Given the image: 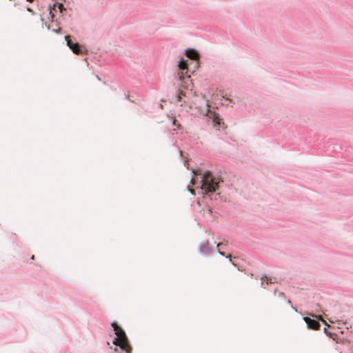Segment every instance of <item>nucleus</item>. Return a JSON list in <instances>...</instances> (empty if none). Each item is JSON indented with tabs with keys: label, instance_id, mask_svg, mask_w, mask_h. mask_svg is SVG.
<instances>
[{
	"label": "nucleus",
	"instance_id": "nucleus-13",
	"mask_svg": "<svg viewBox=\"0 0 353 353\" xmlns=\"http://www.w3.org/2000/svg\"><path fill=\"white\" fill-rule=\"evenodd\" d=\"M218 252L219 254H221V256H225L226 258H229L230 259V261H232V259H231V257L229 256V255H226L225 254V252H222V251H220L219 250H218Z\"/></svg>",
	"mask_w": 353,
	"mask_h": 353
},
{
	"label": "nucleus",
	"instance_id": "nucleus-5",
	"mask_svg": "<svg viewBox=\"0 0 353 353\" xmlns=\"http://www.w3.org/2000/svg\"><path fill=\"white\" fill-rule=\"evenodd\" d=\"M67 46L76 54H85L87 50L81 46L79 43H73L69 35L65 36Z\"/></svg>",
	"mask_w": 353,
	"mask_h": 353
},
{
	"label": "nucleus",
	"instance_id": "nucleus-26",
	"mask_svg": "<svg viewBox=\"0 0 353 353\" xmlns=\"http://www.w3.org/2000/svg\"><path fill=\"white\" fill-rule=\"evenodd\" d=\"M43 20H44L43 18L41 16V21H43Z\"/></svg>",
	"mask_w": 353,
	"mask_h": 353
},
{
	"label": "nucleus",
	"instance_id": "nucleus-17",
	"mask_svg": "<svg viewBox=\"0 0 353 353\" xmlns=\"http://www.w3.org/2000/svg\"><path fill=\"white\" fill-rule=\"evenodd\" d=\"M54 32H56V33H60L61 31V28H58V29H53L52 30Z\"/></svg>",
	"mask_w": 353,
	"mask_h": 353
},
{
	"label": "nucleus",
	"instance_id": "nucleus-9",
	"mask_svg": "<svg viewBox=\"0 0 353 353\" xmlns=\"http://www.w3.org/2000/svg\"><path fill=\"white\" fill-rule=\"evenodd\" d=\"M199 252L201 254L205 256H210L212 254V250L209 247V241H207L205 243H203L200 245Z\"/></svg>",
	"mask_w": 353,
	"mask_h": 353
},
{
	"label": "nucleus",
	"instance_id": "nucleus-20",
	"mask_svg": "<svg viewBox=\"0 0 353 353\" xmlns=\"http://www.w3.org/2000/svg\"><path fill=\"white\" fill-rule=\"evenodd\" d=\"M27 10L30 12H33L32 10L30 7H27Z\"/></svg>",
	"mask_w": 353,
	"mask_h": 353
},
{
	"label": "nucleus",
	"instance_id": "nucleus-14",
	"mask_svg": "<svg viewBox=\"0 0 353 353\" xmlns=\"http://www.w3.org/2000/svg\"><path fill=\"white\" fill-rule=\"evenodd\" d=\"M183 97H185V95H184V94H183L182 93H179V94H178V96H177V97H178V101H179V102H183V101H184L183 100Z\"/></svg>",
	"mask_w": 353,
	"mask_h": 353
},
{
	"label": "nucleus",
	"instance_id": "nucleus-27",
	"mask_svg": "<svg viewBox=\"0 0 353 353\" xmlns=\"http://www.w3.org/2000/svg\"><path fill=\"white\" fill-rule=\"evenodd\" d=\"M221 245V243L217 244V248H219Z\"/></svg>",
	"mask_w": 353,
	"mask_h": 353
},
{
	"label": "nucleus",
	"instance_id": "nucleus-3",
	"mask_svg": "<svg viewBox=\"0 0 353 353\" xmlns=\"http://www.w3.org/2000/svg\"><path fill=\"white\" fill-rule=\"evenodd\" d=\"M200 114L203 116V119H205L208 124L211 125L216 130H220L221 128L224 127L225 123L223 121V119L214 110L206 108L205 110H201Z\"/></svg>",
	"mask_w": 353,
	"mask_h": 353
},
{
	"label": "nucleus",
	"instance_id": "nucleus-8",
	"mask_svg": "<svg viewBox=\"0 0 353 353\" xmlns=\"http://www.w3.org/2000/svg\"><path fill=\"white\" fill-rule=\"evenodd\" d=\"M58 10L61 13H63V12L65 10L64 5L63 3L56 2L53 4V7L50 10V12H49V14L51 15V17L52 19L54 17V14H53V10L57 12Z\"/></svg>",
	"mask_w": 353,
	"mask_h": 353
},
{
	"label": "nucleus",
	"instance_id": "nucleus-23",
	"mask_svg": "<svg viewBox=\"0 0 353 353\" xmlns=\"http://www.w3.org/2000/svg\"><path fill=\"white\" fill-rule=\"evenodd\" d=\"M276 289H275V290H274V295H276Z\"/></svg>",
	"mask_w": 353,
	"mask_h": 353
},
{
	"label": "nucleus",
	"instance_id": "nucleus-4",
	"mask_svg": "<svg viewBox=\"0 0 353 353\" xmlns=\"http://www.w3.org/2000/svg\"><path fill=\"white\" fill-rule=\"evenodd\" d=\"M310 316H303V319L307 325V327L309 330H318L321 327L320 321H322L323 323L326 324L325 322L322 319L321 316L309 313L307 314Z\"/></svg>",
	"mask_w": 353,
	"mask_h": 353
},
{
	"label": "nucleus",
	"instance_id": "nucleus-10",
	"mask_svg": "<svg viewBox=\"0 0 353 353\" xmlns=\"http://www.w3.org/2000/svg\"><path fill=\"white\" fill-rule=\"evenodd\" d=\"M260 279L262 281L261 282L260 285L261 287H263L264 288H266V287L264 286V281H265L267 283V284H271V283H274L277 282L276 278L268 276L267 275H263V276H261Z\"/></svg>",
	"mask_w": 353,
	"mask_h": 353
},
{
	"label": "nucleus",
	"instance_id": "nucleus-2",
	"mask_svg": "<svg viewBox=\"0 0 353 353\" xmlns=\"http://www.w3.org/2000/svg\"><path fill=\"white\" fill-rule=\"evenodd\" d=\"M111 326L113 328L114 334L116 335L112 340V343L119 346L120 350L125 353H132V346L123 329L116 321L112 322Z\"/></svg>",
	"mask_w": 353,
	"mask_h": 353
},
{
	"label": "nucleus",
	"instance_id": "nucleus-28",
	"mask_svg": "<svg viewBox=\"0 0 353 353\" xmlns=\"http://www.w3.org/2000/svg\"><path fill=\"white\" fill-rule=\"evenodd\" d=\"M173 125H176L175 121H173Z\"/></svg>",
	"mask_w": 353,
	"mask_h": 353
},
{
	"label": "nucleus",
	"instance_id": "nucleus-12",
	"mask_svg": "<svg viewBox=\"0 0 353 353\" xmlns=\"http://www.w3.org/2000/svg\"><path fill=\"white\" fill-rule=\"evenodd\" d=\"M323 332L327 336H329L330 338H332L333 339V336H334V334L332 333L331 332H330L329 330H327V328L324 327L323 328Z\"/></svg>",
	"mask_w": 353,
	"mask_h": 353
},
{
	"label": "nucleus",
	"instance_id": "nucleus-19",
	"mask_svg": "<svg viewBox=\"0 0 353 353\" xmlns=\"http://www.w3.org/2000/svg\"><path fill=\"white\" fill-rule=\"evenodd\" d=\"M125 98L128 99L129 101H130L132 102H134V101L132 100L128 95L125 94Z\"/></svg>",
	"mask_w": 353,
	"mask_h": 353
},
{
	"label": "nucleus",
	"instance_id": "nucleus-15",
	"mask_svg": "<svg viewBox=\"0 0 353 353\" xmlns=\"http://www.w3.org/2000/svg\"><path fill=\"white\" fill-rule=\"evenodd\" d=\"M187 188L188 189V191L192 194H196L194 190H192V189L190 188L189 186H187Z\"/></svg>",
	"mask_w": 353,
	"mask_h": 353
},
{
	"label": "nucleus",
	"instance_id": "nucleus-24",
	"mask_svg": "<svg viewBox=\"0 0 353 353\" xmlns=\"http://www.w3.org/2000/svg\"><path fill=\"white\" fill-rule=\"evenodd\" d=\"M32 260H34V255H32L30 258Z\"/></svg>",
	"mask_w": 353,
	"mask_h": 353
},
{
	"label": "nucleus",
	"instance_id": "nucleus-25",
	"mask_svg": "<svg viewBox=\"0 0 353 353\" xmlns=\"http://www.w3.org/2000/svg\"><path fill=\"white\" fill-rule=\"evenodd\" d=\"M205 104H206V106L208 105V101H205Z\"/></svg>",
	"mask_w": 353,
	"mask_h": 353
},
{
	"label": "nucleus",
	"instance_id": "nucleus-30",
	"mask_svg": "<svg viewBox=\"0 0 353 353\" xmlns=\"http://www.w3.org/2000/svg\"><path fill=\"white\" fill-rule=\"evenodd\" d=\"M26 1H30V2H31L32 0H26Z\"/></svg>",
	"mask_w": 353,
	"mask_h": 353
},
{
	"label": "nucleus",
	"instance_id": "nucleus-16",
	"mask_svg": "<svg viewBox=\"0 0 353 353\" xmlns=\"http://www.w3.org/2000/svg\"><path fill=\"white\" fill-rule=\"evenodd\" d=\"M279 296L281 297V298H283V299H285V295L283 292H280L279 294Z\"/></svg>",
	"mask_w": 353,
	"mask_h": 353
},
{
	"label": "nucleus",
	"instance_id": "nucleus-1",
	"mask_svg": "<svg viewBox=\"0 0 353 353\" xmlns=\"http://www.w3.org/2000/svg\"><path fill=\"white\" fill-rule=\"evenodd\" d=\"M180 156L184 159L183 164L188 170H191L193 175L191 179V183L193 185L198 184L197 188L199 192L203 196H210L215 193L223 183L221 176L210 170H203L201 169L194 170L190 168L188 157L185 156L182 150L179 151Z\"/></svg>",
	"mask_w": 353,
	"mask_h": 353
},
{
	"label": "nucleus",
	"instance_id": "nucleus-6",
	"mask_svg": "<svg viewBox=\"0 0 353 353\" xmlns=\"http://www.w3.org/2000/svg\"><path fill=\"white\" fill-rule=\"evenodd\" d=\"M188 60H185L183 59H181L180 61L178 62V68L179 70L181 71L180 79H181L182 76L183 75V71L186 70V73L190 72V65L188 63Z\"/></svg>",
	"mask_w": 353,
	"mask_h": 353
},
{
	"label": "nucleus",
	"instance_id": "nucleus-18",
	"mask_svg": "<svg viewBox=\"0 0 353 353\" xmlns=\"http://www.w3.org/2000/svg\"><path fill=\"white\" fill-rule=\"evenodd\" d=\"M288 304H290V305H291V306H292V308H293L296 312H297V310H296L295 307H294L292 306V302H291L290 300H288Z\"/></svg>",
	"mask_w": 353,
	"mask_h": 353
},
{
	"label": "nucleus",
	"instance_id": "nucleus-7",
	"mask_svg": "<svg viewBox=\"0 0 353 353\" xmlns=\"http://www.w3.org/2000/svg\"><path fill=\"white\" fill-rule=\"evenodd\" d=\"M184 54L191 59L192 61H196L199 57V53L197 50L192 48H188L185 50Z\"/></svg>",
	"mask_w": 353,
	"mask_h": 353
},
{
	"label": "nucleus",
	"instance_id": "nucleus-22",
	"mask_svg": "<svg viewBox=\"0 0 353 353\" xmlns=\"http://www.w3.org/2000/svg\"><path fill=\"white\" fill-rule=\"evenodd\" d=\"M114 352H118V349H117V347H114Z\"/></svg>",
	"mask_w": 353,
	"mask_h": 353
},
{
	"label": "nucleus",
	"instance_id": "nucleus-21",
	"mask_svg": "<svg viewBox=\"0 0 353 353\" xmlns=\"http://www.w3.org/2000/svg\"><path fill=\"white\" fill-rule=\"evenodd\" d=\"M192 63H194L195 66L198 65V62L197 61L193 62Z\"/></svg>",
	"mask_w": 353,
	"mask_h": 353
},
{
	"label": "nucleus",
	"instance_id": "nucleus-11",
	"mask_svg": "<svg viewBox=\"0 0 353 353\" xmlns=\"http://www.w3.org/2000/svg\"><path fill=\"white\" fill-rule=\"evenodd\" d=\"M221 97L224 98L225 104L227 105H231L232 107L234 105V102L229 98L225 97L223 94H221Z\"/></svg>",
	"mask_w": 353,
	"mask_h": 353
},
{
	"label": "nucleus",
	"instance_id": "nucleus-29",
	"mask_svg": "<svg viewBox=\"0 0 353 353\" xmlns=\"http://www.w3.org/2000/svg\"><path fill=\"white\" fill-rule=\"evenodd\" d=\"M220 195V193H216V196H219Z\"/></svg>",
	"mask_w": 353,
	"mask_h": 353
}]
</instances>
